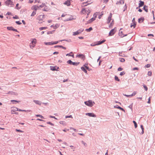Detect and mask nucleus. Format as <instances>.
I'll return each instance as SVG.
<instances>
[{"instance_id":"f257e3e1","label":"nucleus","mask_w":155,"mask_h":155,"mask_svg":"<svg viewBox=\"0 0 155 155\" xmlns=\"http://www.w3.org/2000/svg\"><path fill=\"white\" fill-rule=\"evenodd\" d=\"M112 14L110 13L107 20V23L109 24V27L111 28L114 24V20L111 19Z\"/></svg>"},{"instance_id":"f03ea898","label":"nucleus","mask_w":155,"mask_h":155,"mask_svg":"<svg viewBox=\"0 0 155 155\" xmlns=\"http://www.w3.org/2000/svg\"><path fill=\"white\" fill-rule=\"evenodd\" d=\"M91 12L90 9L88 8H84L82 9L81 12L83 14L88 15Z\"/></svg>"},{"instance_id":"7ed1b4c3","label":"nucleus","mask_w":155,"mask_h":155,"mask_svg":"<svg viewBox=\"0 0 155 155\" xmlns=\"http://www.w3.org/2000/svg\"><path fill=\"white\" fill-rule=\"evenodd\" d=\"M31 43L30 44V48L32 49L35 46L37 43V40L35 38H33L31 39Z\"/></svg>"},{"instance_id":"20e7f679","label":"nucleus","mask_w":155,"mask_h":155,"mask_svg":"<svg viewBox=\"0 0 155 155\" xmlns=\"http://www.w3.org/2000/svg\"><path fill=\"white\" fill-rule=\"evenodd\" d=\"M61 17H65L63 19L64 21H68L71 20V16L68 15L63 14Z\"/></svg>"},{"instance_id":"39448f33","label":"nucleus","mask_w":155,"mask_h":155,"mask_svg":"<svg viewBox=\"0 0 155 155\" xmlns=\"http://www.w3.org/2000/svg\"><path fill=\"white\" fill-rule=\"evenodd\" d=\"M105 41V40H103L102 41L95 42L94 43H92L91 45L92 46H94L97 45H99L104 43Z\"/></svg>"},{"instance_id":"423d86ee","label":"nucleus","mask_w":155,"mask_h":155,"mask_svg":"<svg viewBox=\"0 0 155 155\" xmlns=\"http://www.w3.org/2000/svg\"><path fill=\"white\" fill-rule=\"evenodd\" d=\"M5 4L10 7H13L14 6L13 2L11 0H5Z\"/></svg>"},{"instance_id":"0eeeda50","label":"nucleus","mask_w":155,"mask_h":155,"mask_svg":"<svg viewBox=\"0 0 155 155\" xmlns=\"http://www.w3.org/2000/svg\"><path fill=\"white\" fill-rule=\"evenodd\" d=\"M84 103L86 105L90 107H92L95 104L94 102H93L91 100H90L88 101H85Z\"/></svg>"},{"instance_id":"6e6552de","label":"nucleus","mask_w":155,"mask_h":155,"mask_svg":"<svg viewBox=\"0 0 155 155\" xmlns=\"http://www.w3.org/2000/svg\"><path fill=\"white\" fill-rule=\"evenodd\" d=\"M117 31V28L115 27L113 29H111L109 32L108 36H112L114 35Z\"/></svg>"},{"instance_id":"1a4fd4ad","label":"nucleus","mask_w":155,"mask_h":155,"mask_svg":"<svg viewBox=\"0 0 155 155\" xmlns=\"http://www.w3.org/2000/svg\"><path fill=\"white\" fill-rule=\"evenodd\" d=\"M58 43V41H54V42H45V44L46 45H51L57 44Z\"/></svg>"},{"instance_id":"9d476101","label":"nucleus","mask_w":155,"mask_h":155,"mask_svg":"<svg viewBox=\"0 0 155 155\" xmlns=\"http://www.w3.org/2000/svg\"><path fill=\"white\" fill-rule=\"evenodd\" d=\"M67 63L73 65H77L79 64V63L72 62L71 60H69L67 61Z\"/></svg>"},{"instance_id":"9b49d317","label":"nucleus","mask_w":155,"mask_h":155,"mask_svg":"<svg viewBox=\"0 0 155 155\" xmlns=\"http://www.w3.org/2000/svg\"><path fill=\"white\" fill-rule=\"evenodd\" d=\"M121 29H120L119 32V35L120 36L121 38L123 37L124 36H126L127 35V34L124 35L123 34L122 31H120Z\"/></svg>"},{"instance_id":"f8f14e48","label":"nucleus","mask_w":155,"mask_h":155,"mask_svg":"<svg viewBox=\"0 0 155 155\" xmlns=\"http://www.w3.org/2000/svg\"><path fill=\"white\" fill-rule=\"evenodd\" d=\"M87 115L90 117H96V115L93 113H88L86 114Z\"/></svg>"},{"instance_id":"ddd939ff","label":"nucleus","mask_w":155,"mask_h":155,"mask_svg":"<svg viewBox=\"0 0 155 155\" xmlns=\"http://www.w3.org/2000/svg\"><path fill=\"white\" fill-rule=\"evenodd\" d=\"M83 31V30H79L77 31L76 32H73V35H78L79 34H80Z\"/></svg>"},{"instance_id":"4468645a","label":"nucleus","mask_w":155,"mask_h":155,"mask_svg":"<svg viewBox=\"0 0 155 155\" xmlns=\"http://www.w3.org/2000/svg\"><path fill=\"white\" fill-rule=\"evenodd\" d=\"M18 108L15 107H14L12 108V109L11 110V113L12 114H14L16 111H18Z\"/></svg>"},{"instance_id":"2eb2a0df","label":"nucleus","mask_w":155,"mask_h":155,"mask_svg":"<svg viewBox=\"0 0 155 155\" xmlns=\"http://www.w3.org/2000/svg\"><path fill=\"white\" fill-rule=\"evenodd\" d=\"M59 24H56L55 25H52L51 26V27L53 28L54 29H56L59 27Z\"/></svg>"},{"instance_id":"dca6fc26","label":"nucleus","mask_w":155,"mask_h":155,"mask_svg":"<svg viewBox=\"0 0 155 155\" xmlns=\"http://www.w3.org/2000/svg\"><path fill=\"white\" fill-rule=\"evenodd\" d=\"M7 29L9 30H12L14 31L17 32V30L16 29H14L12 27H7Z\"/></svg>"},{"instance_id":"f3484780","label":"nucleus","mask_w":155,"mask_h":155,"mask_svg":"<svg viewBox=\"0 0 155 155\" xmlns=\"http://www.w3.org/2000/svg\"><path fill=\"white\" fill-rule=\"evenodd\" d=\"M124 0H120V1L117 2L116 3V4L117 5H119L121 4H124Z\"/></svg>"},{"instance_id":"a211bd4d","label":"nucleus","mask_w":155,"mask_h":155,"mask_svg":"<svg viewBox=\"0 0 155 155\" xmlns=\"http://www.w3.org/2000/svg\"><path fill=\"white\" fill-rule=\"evenodd\" d=\"M39 8V7L38 6L36 5H34L31 7V9L32 10H35V11L36 12V11Z\"/></svg>"},{"instance_id":"6ab92c4d","label":"nucleus","mask_w":155,"mask_h":155,"mask_svg":"<svg viewBox=\"0 0 155 155\" xmlns=\"http://www.w3.org/2000/svg\"><path fill=\"white\" fill-rule=\"evenodd\" d=\"M45 15H40L38 17V19L39 20L42 21L44 18Z\"/></svg>"},{"instance_id":"aec40b11","label":"nucleus","mask_w":155,"mask_h":155,"mask_svg":"<svg viewBox=\"0 0 155 155\" xmlns=\"http://www.w3.org/2000/svg\"><path fill=\"white\" fill-rule=\"evenodd\" d=\"M51 69L52 71L57 70V69L58 68V67L56 66H51Z\"/></svg>"},{"instance_id":"412c9836","label":"nucleus","mask_w":155,"mask_h":155,"mask_svg":"<svg viewBox=\"0 0 155 155\" xmlns=\"http://www.w3.org/2000/svg\"><path fill=\"white\" fill-rule=\"evenodd\" d=\"M50 9L46 5L44 7V8L43 9V11H48Z\"/></svg>"},{"instance_id":"4be33fe9","label":"nucleus","mask_w":155,"mask_h":155,"mask_svg":"<svg viewBox=\"0 0 155 155\" xmlns=\"http://www.w3.org/2000/svg\"><path fill=\"white\" fill-rule=\"evenodd\" d=\"M70 2L69 1L67 0L64 2V4L68 6H69L70 5Z\"/></svg>"},{"instance_id":"5701e85b","label":"nucleus","mask_w":155,"mask_h":155,"mask_svg":"<svg viewBox=\"0 0 155 155\" xmlns=\"http://www.w3.org/2000/svg\"><path fill=\"white\" fill-rule=\"evenodd\" d=\"M136 25V22H132L131 24L130 27L131 28H132L133 27L134 28L135 27Z\"/></svg>"},{"instance_id":"b1692460","label":"nucleus","mask_w":155,"mask_h":155,"mask_svg":"<svg viewBox=\"0 0 155 155\" xmlns=\"http://www.w3.org/2000/svg\"><path fill=\"white\" fill-rule=\"evenodd\" d=\"M140 3L139 4V7H140L142 6L143 5L144 3L142 1H140Z\"/></svg>"},{"instance_id":"393cba45","label":"nucleus","mask_w":155,"mask_h":155,"mask_svg":"<svg viewBox=\"0 0 155 155\" xmlns=\"http://www.w3.org/2000/svg\"><path fill=\"white\" fill-rule=\"evenodd\" d=\"M34 102L35 104L39 105H41V102L38 101L34 100Z\"/></svg>"},{"instance_id":"a878e982","label":"nucleus","mask_w":155,"mask_h":155,"mask_svg":"<svg viewBox=\"0 0 155 155\" xmlns=\"http://www.w3.org/2000/svg\"><path fill=\"white\" fill-rule=\"evenodd\" d=\"M81 70L82 71H83L85 73H87V71L85 68L84 67V66L82 67L81 68Z\"/></svg>"},{"instance_id":"bb28decb","label":"nucleus","mask_w":155,"mask_h":155,"mask_svg":"<svg viewBox=\"0 0 155 155\" xmlns=\"http://www.w3.org/2000/svg\"><path fill=\"white\" fill-rule=\"evenodd\" d=\"M144 20V18H140L138 19V22L139 23H141Z\"/></svg>"},{"instance_id":"cd10ccee","label":"nucleus","mask_w":155,"mask_h":155,"mask_svg":"<svg viewBox=\"0 0 155 155\" xmlns=\"http://www.w3.org/2000/svg\"><path fill=\"white\" fill-rule=\"evenodd\" d=\"M18 111H25V112H30L31 111L30 110H22L20 109H18Z\"/></svg>"},{"instance_id":"c85d7f7f","label":"nucleus","mask_w":155,"mask_h":155,"mask_svg":"<svg viewBox=\"0 0 155 155\" xmlns=\"http://www.w3.org/2000/svg\"><path fill=\"white\" fill-rule=\"evenodd\" d=\"M95 18H93L89 20L88 23H91L92 22L94 21V20H95Z\"/></svg>"},{"instance_id":"c756f323","label":"nucleus","mask_w":155,"mask_h":155,"mask_svg":"<svg viewBox=\"0 0 155 155\" xmlns=\"http://www.w3.org/2000/svg\"><path fill=\"white\" fill-rule=\"evenodd\" d=\"M143 9L146 12H148V9L147 6H146V5L144 6L143 7Z\"/></svg>"},{"instance_id":"7c9ffc66","label":"nucleus","mask_w":155,"mask_h":155,"mask_svg":"<svg viewBox=\"0 0 155 155\" xmlns=\"http://www.w3.org/2000/svg\"><path fill=\"white\" fill-rule=\"evenodd\" d=\"M92 28L91 27L89 28L86 29V31L87 32H89L92 30Z\"/></svg>"},{"instance_id":"2f4dec72","label":"nucleus","mask_w":155,"mask_h":155,"mask_svg":"<svg viewBox=\"0 0 155 155\" xmlns=\"http://www.w3.org/2000/svg\"><path fill=\"white\" fill-rule=\"evenodd\" d=\"M140 127L142 130V131L141 133V134H143L144 133V128L142 125L140 126Z\"/></svg>"},{"instance_id":"473e14b6","label":"nucleus","mask_w":155,"mask_h":155,"mask_svg":"<svg viewBox=\"0 0 155 155\" xmlns=\"http://www.w3.org/2000/svg\"><path fill=\"white\" fill-rule=\"evenodd\" d=\"M140 127L142 130V131L141 133V134H143L144 133V128L142 125L140 126Z\"/></svg>"},{"instance_id":"72a5a7b5","label":"nucleus","mask_w":155,"mask_h":155,"mask_svg":"<svg viewBox=\"0 0 155 155\" xmlns=\"http://www.w3.org/2000/svg\"><path fill=\"white\" fill-rule=\"evenodd\" d=\"M120 61L121 62H124L125 61V59L124 58H121L119 59Z\"/></svg>"},{"instance_id":"f704fd0d","label":"nucleus","mask_w":155,"mask_h":155,"mask_svg":"<svg viewBox=\"0 0 155 155\" xmlns=\"http://www.w3.org/2000/svg\"><path fill=\"white\" fill-rule=\"evenodd\" d=\"M45 6V4H42L41 5H40L39 6H38L39 7V8L40 7H41V8H44Z\"/></svg>"},{"instance_id":"c9c22d12","label":"nucleus","mask_w":155,"mask_h":155,"mask_svg":"<svg viewBox=\"0 0 155 155\" xmlns=\"http://www.w3.org/2000/svg\"><path fill=\"white\" fill-rule=\"evenodd\" d=\"M47 28V27H42L40 28H39V29L40 30H43V29H46Z\"/></svg>"},{"instance_id":"e433bc0d","label":"nucleus","mask_w":155,"mask_h":155,"mask_svg":"<svg viewBox=\"0 0 155 155\" xmlns=\"http://www.w3.org/2000/svg\"><path fill=\"white\" fill-rule=\"evenodd\" d=\"M37 117H41V118L43 119L44 118V117L42 115L40 114H37L35 115Z\"/></svg>"},{"instance_id":"4c0bfd02","label":"nucleus","mask_w":155,"mask_h":155,"mask_svg":"<svg viewBox=\"0 0 155 155\" xmlns=\"http://www.w3.org/2000/svg\"><path fill=\"white\" fill-rule=\"evenodd\" d=\"M61 47V48H63V49H66V48L65 47H63V46L62 45H59V46H55V47Z\"/></svg>"},{"instance_id":"58836bf2","label":"nucleus","mask_w":155,"mask_h":155,"mask_svg":"<svg viewBox=\"0 0 155 155\" xmlns=\"http://www.w3.org/2000/svg\"><path fill=\"white\" fill-rule=\"evenodd\" d=\"M133 123L134 124L135 128H136L137 126V124L136 122V121L134 120L133 121Z\"/></svg>"},{"instance_id":"ea45409f","label":"nucleus","mask_w":155,"mask_h":155,"mask_svg":"<svg viewBox=\"0 0 155 155\" xmlns=\"http://www.w3.org/2000/svg\"><path fill=\"white\" fill-rule=\"evenodd\" d=\"M115 80L118 81H120V79H119L118 77L116 76H115Z\"/></svg>"},{"instance_id":"a19ab883","label":"nucleus","mask_w":155,"mask_h":155,"mask_svg":"<svg viewBox=\"0 0 155 155\" xmlns=\"http://www.w3.org/2000/svg\"><path fill=\"white\" fill-rule=\"evenodd\" d=\"M36 11H33V12H32V13L31 15V16H34L36 14Z\"/></svg>"},{"instance_id":"79ce46f5","label":"nucleus","mask_w":155,"mask_h":155,"mask_svg":"<svg viewBox=\"0 0 155 155\" xmlns=\"http://www.w3.org/2000/svg\"><path fill=\"white\" fill-rule=\"evenodd\" d=\"M137 94V92L136 91H134L133 92V93L131 94V96H133Z\"/></svg>"},{"instance_id":"37998d69","label":"nucleus","mask_w":155,"mask_h":155,"mask_svg":"<svg viewBox=\"0 0 155 155\" xmlns=\"http://www.w3.org/2000/svg\"><path fill=\"white\" fill-rule=\"evenodd\" d=\"M77 56L79 58L82 57V58H84V55L82 54H79Z\"/></svg>"},{"instance_id":"c03bdc74","label":"nucleus","mask_w":155,"mask_h":155,"mask_svg":"<svg viewBox=\"0 0 155 155\" xmlns=\"http://www.w3.org/2000/svg\"><path fill=\"white\" fill-rule=\"evenodd\" d=\"M18 5H19V4L18 3H17L16 5V8L18 9H20L21 8L20 7H18Z\"/></svg>"},{"instance_id":"a18cd8bd","label":"nucleus","mask_w":155,"mask_h":155,"mask_svg":"<svg viewBox=\"0 0 155 155\" xmlns=\"http://www.w3.org/2000/svg\"><path fill=\"white\" fill-rule=\"evenodd\" d=\"M15 130H16V131H17V132H21V133L24 132V131H23L21 130H18L17 129H16Z\"/></svg>"},{"instance_id":"49530a36","label":"nucleus","mask_w":155,"mask_h":155,"mask_svg":"<svg viewBox=\"0 0 155 155\" xmlns=\"http://www.w3.org/2000/svg\"><path fill=\"white\" fill-rule=\"evenodd\" d=\"M81 142L85 146H86L87 145V143L84 142L83 141H81Z\"/></svg>"},{"instance_id":"de8ad7c7","label":"nucleus","mask_w":155,"mask_h":155,"mask_svg":"<svg viewBox=\"0 0 155 155\" xmlns=\"http://www.w3.org/2000/svg\"><path fill=\"white\" fill-rule=\"evenodd\" d=\"M103 15V12H102L101 14L99 16L98 18L99 19H100L101 18V17Z\"/></svg>"},{"instance_id":"09e8293b","label":"nucleus","mask_w":155,"mask_h":155,"mask_svg":"<svg viewBox=\"0 0 155 155\" xmlns=\"http://www.w3.org/2000/svg\"><path fill=\"white\" fill-rule=\"evenodd\" d=\"M11 102H16L17 103H19V102H20V101H17L15 100H11Z\"/></svg>"},{"instance_id":"8fccbe9b","label":"nucleus","mask_w":155,"mask_h":155,"mask_svg":"<svg viewBox=\"0 0 155 155\" xmlns=\"http://www.w3.org/2000/svg\"><path fill=\"white\" fill-rule=\"evenodd\" d=\"M117 108L120 109L123 111H124V110L123 108H121V107H118Z\"/></svg>"},{"instance_id":"3c124183","label":"nucleus","mask_w":155,"mask_h":155,"mask_svg":"<svg viewBox=\"0 0 155 155\" xmlns=\"http://www.w3.org/2000/svg\"><path fill=\"white\" fill-rule=\"evenodd\" d=\"M71 53L72 54V53L71 52V53H69V54H66V56H72L73 57H74V54H72L71 55L70 54Z\"/></svg>"},{"instance_id":"603ef678","label":"nucleus","mask_w":155,"mask_h":155,"mask_svg":"<svg viewBox=\"0 0 155 155\" xmlns=\"http://www.w3.org/2000/svg\"><path fill=\"white\" fill-rule=\"evenodd\" d=\"M148 75L149 76H151V75H152V72H151L150 71H149L148 72Z\"/></svg>"},{"instance_id":"864d4df0","label":"nucleus","mask_w":155,"mask_h":155,"mask_svg":"<svg viewBox=\"0 0 155 155\" xmlns=\"http://www.w3.org/2000/svg\"><path fill=\"white\" fill-rule=\"evenodd\" d=\"M125 73H124V72H121L120 73V76H122V75H124V74H125Z\"/></svg>"},{"instance_id":"5fc2aeb1","label":"nucleus","mask_w":155,"mask_h":155,"mask_svg":"<svg viewBox=\"0 0 155 155\" xmlns=\"http://www.w3.org/2000/svg\"><path fill=\"white\" fill-rule=\"evenodd\" d=\"M97 13H95L94 15V18H95V19L97 17Z\"/></svg>"},{"instance_id":"6e6d98bb","label":"nucleus","mask_w":155,"mask_h":155,"mask_svg":"<svg viewBox=\"0 0 155 155\" xmlns=\"http://www.w3.org/2000/svg\"><path fill=\"white\" fill-rule=\"evenodd\" d=\"M122 70H123V68L120 67L119 68L117 69V70L119 71H120Z\"/></svg>"},{"instance_id":"4d7b16f0","label":"nucleus","mask_w":155,"mask_h":155,"mask_svg":"<svg viewBox=\"0 0 155 155\" xmlns=\"http://www.w3.org/2000/svg\"><path fill=\"white\" fill-rule=\"evenodd\" d=\"M65 118H73V117H72V115H70V116H66L65 117Z\"/></svg>"},{"instance_id":"13d9d810","label":"nucleus","mask_w":155,"mask_h":155,"mask_svg":"<svg viewBox=\"0 0 155 155\" xmlns=\"http://www.w3.org/2000/svg\"><path fill=\"white\" fill-rule=\"evenodd\" d=\"M143 87H144V88L145 89V90L146 91H147V90L148 88H147V87L146 86L144 85L143 86Z\"/></svg>"},{"instance_id":"bf43d9fd","label":"nucleus","mask_w":155,"mask_h":155,"mask_svg":"<svg viewBox=\"0 0 155 155\" xmlns=\"http://www.w3.org/2000/svg\"><path fill=\"white\" fill-rule=\"evenodd\" d=\"M47 123L48 124H49L52 126H53L54 125V124H52V123H51V122H47Z\"/></svg>"},{"instance_id":"052dcab7","label":"nucleus","mask_w":155,"mask_h":155,"mask_svg":"<svg viewBox=\"0 0 155 155\" xmlns=\"http://www.w3.org/2000/svg\"><path fill=\"white\" fill-rule=\"evenodd\" d=\"M54 31H49L48 32L47 34H52L54 32Z\"/></svg>"},{"instance_id":"680f3d73","label":"nucleus","mask_w":155,"mask_h":155,"mask_svg":"<svg viewBox=\"0 0 155 155\" xmlns=\"http://www.w3.org/2000/svg\"><path fill=\"white\" fill-rule=\"evenodd\" d=\"M150 64H147L145 66V67L146 68H149L150 67Z\"/></svg>"},{"instance_id":"e2e57ef3","label":"nucleus","mask_w":155,"mask_h":155,"mask_svg":"<svg viewBox=\"0 0 155 155\" xmlns=\"http://www.w3.org/2000/svg\"><path fill=\"white\" fill-rule=\"evenodd\" d=\"M124 95L127 97H132L131 96V95L124 94Z\"/></svg>"},{"instance_id":"0e129e2a","label":"nucleus","mask_w":155,"mask_h":155,"mask_svg":"<svg viewBox=\"0 0 155 155\" xmlns=\"http://www.w3.org/2000/svg\"><path fill=\"white\" fill-rule=\"evenodd\" d=\"M150 97L148 99V101L147 102V103L148 104L150 103Z\"/></svg>"},{"instance_id":"69168bd1","label":"nucleus","mask_w":155,"mask_h":155,"mask_svg":"<svg viewBox=\"0 0 155 155\" xmlns=\"http://www.w3.org/2000/svg\"><path fill=\"white\" fill-rule=\"evenodd\" d=\"M16 23L18 25H20L21 24L19 21H16Z\"/></svg>"},{"instance_id":"338daca9","label":"nucleus","mask_w":155,"mask_h":155,"mask_svg":"<svg viewBox=\"0 0 155 155\" xmlns=\"http://www.w3.org/2000/svg\"><path fill=\"white\" fill-rule=\"evenodd\" d=\"M70 129L73 130L75 132H76L77 131H76L77 130L76 129H75L74 128H72V127H71V128H70Z\"/></svg>"},{"instance_id":"774afa93","label":"nucleus","mask_w":155,"mask_h":155,"mask_svg":"<svg viewBox=\"0 0 155 155\" xmlns=\"http://www.w3.org/2000/svg\"><path fill=\"white\" fill-rule=\"evenodd\" d=\"M18 16L17 15H15V16L13 17V18L14 19H18Z\"/></svg>"}]
</instances>
